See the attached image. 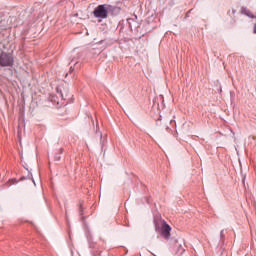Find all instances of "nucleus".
Instances as JSON below:
<instances>
[{
    "label": "nucleus",
    "mask_w": 256,
    "mask_h": 256,
    "mask_svg": "<svg viewBox=\"0 0 256 256\" xmlns=\"http://www.w3.org/2000/svg\"><path fill=\"white\" fill-rule=\"evenodd\" d=\"M160 99L163 101V96L162 95H160Z\"/></svg>",
    "instance_id": "nucleus-14"
},
{
    "label": "nucleus",
    "mask_w": 256,
    "mask_h": 256,
    "mask_svg": "<svg viewBox=\"0 0 256 256\" xmlns=\"http://www.w3.org/2000/svg\"><path fill=\"white\" fill-rule=\"evenodd\" d=\"M63 151H64L63 148H60L59 150L60 155H62Z\"/></svg>",
    "instance_id": "nucleus-12"
},
{
    "label": "nucleus",
    "mask_w": 256,
    "mask_h": 256,
    "mask_svg": "<svg viewBox=\"0 0 256 256\" xmlns=\"http://www.w3.org/2000/svg\"><path fill=\"white\" fill-rule=\"evenodd\" d=\"M154 227L156 233H159L165 241L171 239V227L165 220H154Z\"/></svg>",
    "instance_id": "nucleus-1"
},
{
    "label": "nucleus",
    "mask_w": 256,
    "mask_h": 256,
    "mask_svg": "<svg viewBox=\"0 0 256 256\" xmlns=\"http://www.w3.org/2000/svg\"><path fill=\"white\" fill-rule=\"evenodd\" d=\"M13 63H15L13 54L7 52L0 54V67H13Z\"/></svg>",
    "instance_id": "nucleus-3"
},
{
    "label": "nucleus",
    "mask_w": 256,
    "mask_h": 256,
    "mask_svg": "<svg viewBox=\"0 0 256 256\" xmlns=\"http://www.w3.org/2000/svg\"><path fill=\"white\" fill-rule=\"evenodd\" d=\"M220 239H221V241L225 240V230H221V232H220Z\"/></svg>",
    "instance_id": "nucleus-9"
},
{
    "label": "nucleus",
    "mask_w": 256,
    "mask_h": 256,
    "mask_svg": "<svg viewBox=\"0 0 256 256\" xmlns=\"http://www.w3.org/2000/svg\"><path fill=\"white\" fill-rule=\"evenodd\" d=\"M56 161H61V156L59 154L56 155Z\"/></svg>",
    "instance_id": "nucleus-10"
},
{
    "label": "nucleus",
    "mask_w": 256,
    "mask_h": 256,
    "mask_svg": "<svg viewBox=\"0 0 256 256\" xmlns=\"http://www.w3.org/2000/svg\"><path fill=\"white\" fill-rule=\"evenodd\" d=\"M169 123H171V120L167 118L163 119L161 116L156 120L157 127H161V129H165V131H169Z\"/></svg>",
    "instance_id": "nucleus-5"
},
{
    "label": "nucleus",
    "mask_w": 256,
    "mask_h": 256,
    "mask_svg": "<svg viewBox=\"0 0 256 256\" xmlns=\"http://www.w3.org/2000/svg\"><path fill=\"white\" fill-rule=\"evenodd\" d=\"M84 201L83 200H80L79 201V204H78V211H79V215H80V217H82V221H83V219H85V216H83L84 215V211H85V208L83 207V205H84Z\"/></svg>",
    "instance_id": "nucleus-6"
},
{
    "label": "nucleus",
    "mask_w": 256,
    "mask_h": 256,
    "mask_svg": "<svg viewBox=\"0 0 256 256\" xmlns=\"http://www.w3.org/2000/svg\"><path fill=\"white\" fill-rule=\"evenodd\" d=\"M133 21H134V20L131 19V18L127 19V23H128V25H129V29H131V31H133V26L131 25V22H133Z\"/></svg>",
    "instance_id": "nucleus-8"
},
{
    "label": "nucleus",
    "mask_w": 256,
    "mask_h": 256,
    "mask_svg": "<svg viewBox=\"0 0 256 256\" xmlns=\"http://www.w3.org/2000/svg\"><path fill=\"white\" fill-rule=\"evenodd\" d=\"M92 13L96 19H107L109 17V8L105 4H100Z\"/></svg>",
    "instance_id": "nucleus-2"
},
{
    "label": "nucleus",
    "mask_w": 256,
    "mask_h": 256,
    "mask_svg": "<svg viewBox=\"0 0 256 256\" xmlns=\"http://www.w3.org/2000/svg\"><path fill=\"white\" fill-rule=\"evenodd\" d=\"M232 13L235 15V13H236V10H232Z\"/></svg>",
    "instance_id": "nucleus-13"
},
{
    "label": "nucleus",
    "mask_w": 256,
    "mask_h": 256,
    "mask_svg": "<svg viewBox=\"0 0 256 256\" xmlns=\"http://www.w3.org/2000/svg\"><path fill=\"white\" fill-rule=\"evenodd\" d=\"M253 33L256 35V24H254Z\"/></svg>",
    "instance_id": "nucleus-11"
},
{
    "label": "nucleus",
    "mask_w": 256,
    "mask_h": 256,
    "mask_svg": "<svg viewBox=\"0 0 256 256\" xmlns=\"http://www.w3.org/2000/svg\"><path fill=\"white\" fill-rule=\"evenodd\" d=\"M56 92L58 97H60V99H62V101H67L68 97H69V88H67V86L65 85H58L56 87Z\"/></svg>",
    "instance_id": "nucleus-4"
},
{
    "label": "nucleus",
    "mask_w": 256,
    "mask_h": 256,
    "mask_svg": "<svg viewBox=\"0 0 256 256\" xmlns=\"http://www.w3.org/2000/svg\"><path fill=\"white\" fill-rule=\"evenodd\" d=\"M48 100L51 101V103H57V105H59V96L55 94H50Z\"/></svg>",
    "instance_id": "nucleus-7"
}]
</instances>
